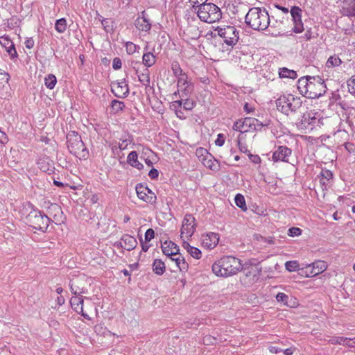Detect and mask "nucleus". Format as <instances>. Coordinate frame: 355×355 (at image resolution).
I'll return each instance as SVG.
<instances>
[{
  "mask_svg": "<svg viewBox=\"0 0 355 355\" xmlns=\"http://www.w3.org/2000/svg\"><path fill=\"white\" fill-rule=\"evenodd\" d=\"M243 265L239 259L233 256H224L212 265V271L218 277H229L241 270Z\"/></svg>",
  "mask_w": 355,
  "mask_h": 355,
  "instance_id": "f257e3e1",
  "label": "nucleus"
},
{
  "mask_svg": "<svg viewBox=\"0 0 355 355\" xmlns=\"http://www.w3.org/2000/svg\"><path fill=\"white\" fill-rule=\"evenodd\" d=\"M25 208L26 210H30L25 218L26 223L33 229L43 232H46L51 219L41 211L35 209L33 205L30 202H27L25 205Z\"/></svg>",
  "mask_w": 355,
  "mask_h": 355,
  "instance_id": "f03ea898",
  "label": "nucleus"
},
{
  "mask_svg": "<svg viewBox=\"0 0 355 355\" xmlns=\"http://www.w3.org/2000/svg\"><path fill=\"white\" fill-rule=\"evenodd\" d=\"M67 148L70 153L79 159H86L89 152L85 148L81 137L76 131H70L67 135Z\"/></svg>",
  "mask_w": 355,
  "mask_h": 355,
  "instance_id": "7ed1b4c3",
  "label": "nucleus"
},
{
  "mask_svg": "<svg viewBox=\"0 0 355 355\" xmlns=\"http://www.w3.org/2000/svg\"><path fill=\"white\" fill-rule=\"evenodd\" d=\"M277 109L282 113L289 115L296 112L302 106V101L300 98L292 94L280 96L275 101Z\"/></svg>",
  "mask_w": 355,
  "mask_h": 355,
  "instance_id": "20e7f679",
  "label": "nucleus"
},
{
  "mask_svg": "<svg viewBox=\"0 0 355 355\" xmlns=\"http://www.w3.org/2000/svg\"><path fill=\"white\" fill-rule=\"evenodd\" d=\"M323 125V119L317 116L316 113L306 112L302 116L300 121L296 123V127L302 132L310 133L314 130H318Z\"/></svg>",
  "mask_w": 355,
  "mask_h": 355,
  "instance_id": "39448f33",
  "label": "nucleus"
},
{
  "mask_svg": "<svg viewBox=\"0 0 355 355\" xmlns=\"http://www.w3.org/2000/svg\"><path fill=\"white\" fill-rule=\"evenodd\" d=\"M197 16L202 22H218L222 17L220 9L214 3H201Z\"/></svg>",
  "mask_w": 355,
  "mask_h": 355,
  "instance_id": "423d86ee",
  "label": "nucleus"
},
{
  "mask_svg": "<svg viewBox=\"0 0 355 355\" xmlns=\"http://www.w3.org/2000/svg\"><path fill=\"white\" fill-rule=\"evenodd\" d=\"M268 125V123H263L255 118L245 117L236 121L232 128L234 130L243 133L251 130H260L262 127Z\"/></svg>",
  "mask_w": 355,
  "mask_h": 355,
  "instance_id": "0eeeda50",
  "label": "nucleus"
},
{
  "mask_svg": "<svg viewBox=\"0 0 355 355\" xmlns=\"http://www.w3.org/2000/svg\"><path fill=\"white\" fill-rule=\"evenodd\" d=\"M306 96L308 98H318L326 93L327 87L324 80L320 76L311 77Z\"/></svg>",
  "mask_w": 355,
  "mask_h": 355,
  "instance_id": "6e6552de",
  "label": "nucleus"
},
{
  "mask_svg": "<svg viewBox=\"0 0 355 355\" xmlns=\"http://www.w3.org/2000/svg\"><path fill=\"white\" fill-rule=\"evenodd\" d=\"M218 31V35L224 39V42L229 46L235 45L239 40V32L234 26H226L225 28H219L214 31Z\"/></svg>",
  "mask_w": 355,
  "mask_h": 355,
  "instance_id": "1a4fd4ad",
  "label": "nucleus"
},
{
  "mask_svg": "<svg viewBox=\"0 0 355 355\" xmlns=\"http://www.w3.org/2000/svg\"><path fill=\"white\" fill-rule=\"evenodd\" d=\"M197 224L196 218L192 214H187L184 216L182 227H181V239L185 240L191 237L196 231Z\"/></svg>",
  "mask_w": 355,
  "mask_h": 355,
  "instance_id": "9d476101",
  "label": "nucleus"
},
{
  "mask_svg": "<svg viewBox=\"0 0 355 355\" xmlns=\"http://www.w3.org/2000/svg\"><path fill=\"white\" fill-rule=\"evenodd\" d=\"M292 150L286 146H279L273 152L272 159L275 162H288V158L291 156Z\"/></svg>",
  "mask_w": 355,
  "mask_h": 355,
  "instance_id": "9b49d317",
  "label": "nucleus"
},
{
  "mask_svg": "<svg viewBox=\"0 0 355 355\" xmlns=\"http://www.w3.org/2000/svg\"><path fill=\"white\" fill-rule=\"evenodd\" d=\"M85 277H80L70 280L69 287L71 292L74 295H80L83 293H86L87 290L85 287Z\"/></svg>",
  "mask_w": 355,
  "mask_h": 355,
  "instance_id": "f8f14e48",
  "label": "nucleus"
},
{
  "mask_svg": "<svg viewBox=\"0 0 355 355\" xmlns=\"http://www.w3.org/2000/svg\"><path fill=\"white\" fill-rule=\"evenodd\" d=\"M327 268L326 262L324 261H317L309 264L306 268V275L307 277H314L323 272Z\"/></svg>",
  "mask_w": 355,
  "mask_h": 355,
  "instance_id": "ddd939ff",
  "label": "nucleus"
},
{
  "mask_svg": "<svg viewBox=\"0 0 355 355\" xmlns=\"http://www.w3.org/2000/svg\"><path fill=\"white\" fill-rule=\"evenodd\" d=\"M112 92L118 98H123L127 97L129 94V87L125 80L123 79L116 83H113Z\"/></svg>",
  "mask_w": 355,
  "mask_h": 355,
  "instance_id": "4468645a",
  "label": "nucleus"
},
{
  "mask_svg": "<svg viewBox=\"0 0 355 355\" xmlns=\"http://www.w3.org/2000/svg\"><path fill=\"white\" fill-rule=\"evenodd\" d=\"M146 186H144L141 183H139L136 185L135 190L137 197L143 201L149 203L150 205H155L157 201V196H149L146 192Z\"/></svg>",
  "mask_w": 355,
  "mask_h": 355,
  "instance_id": "2eb2a0df",
  "label": "nucleus"
},
{
  "mask_svg": "<svg viewBox=\"0 0 355 355\" xmlns=\"http://www.w3.org/2000/svg\"><path fill=\"white\" fill-rule=\"evenodd\" d=\"M270 24H247L251 28L258 31H263L266 35L278 36L280 32L277 30L273 29L272 26H270Z\"/></svg>",
  "mask_w": 355,
  "mask_h": 355,
  "instance_id": "dca6fc26",
  "label": "nucleus"
},
{
  "mask_svg": "<svg viewBox=\"0 0 355 355\" xmlns=\"http://www.w3.org/2000/svg\"><path fill=\"white\" fill-rule=\"evenodd\" d=\"M0 44L6 49L12 60L18 57L15 45L8 36L0 37Z\"/></svg>",
  "mask_w": 355,
  "mask_h": 355,
  "instance_id": "f3484780",
  "label": "nucleus"
},
{
  "mask_svg": "<svg viewBox=\"0 0 355 355\" xmlns=\"http://www.w3.org/2000/svg\"><path fill=\"white\" fill-rule=\"evenodd\" d=\"M340 12L347 17H355V0H343Z\"/></svg>",
  "mask_w": 355,
  "mask_h": 355,
  "instance_id": "a211bd4d",
  "label": "nucleus"
},
{
  "mask_svg": "<svg viewBox=\"0 0 355 355\" xmlns=\"http://www.w3.org/2000/svg\"><path fill=\"white\" fill-rule=\"evenodd\" d=\"M162 252L169 256H176L179 254V247L171 241H166L161 246Z\"/></svg>",
  "mask_w": 355,
  "mask_h": 355,
  "instance_id": "6ab92c4d",
  "label": "nucleus"
},
{
  "mask_svg": "<svg viewBox=\"0 0 355 355\" xmlns=\"http://www.w3.org/2000/svg\"><path fill=\"white\" fill-rule=\"evenodd\" d=\"M122 241H123V249L130 251L134 250L137 245V241L136 239L129 234H125L121 237Z\"/></svg>",
  "mask_w": 355,
  "mask_h": 355,
  "instance_id": "aec40b11",
  "label": "nucleus"
},
{
  "mask_svg": "<svg viewBox=\"0 0 355 355\" xmlns=\"http://www.w3.org/2000/svg\"><path fill=\"white\" fill-rule=\"evenodd\" d=\"M311 76H304L301 77L297 81V89L300 93L306 96V92L309 90L308 87L309 86V82L311 81Z\"/></svg>",
  "mask_w": 355,
  "mask_h": 355,
  "instance_id": "412c9836",
  "label": "nucleus"
},
{
  "mask_svg": "<svg viewBox=\"0 0 355 355\" xmlns=\"http://www.w3.org/2000/svg\"><path fill=\"white\" fill-rule=\"evenodd\" d=\"M127 162L138 170H142L144 165L138 161V154L136 151H131L127 157Z\"/></svg>",
  "mask_w": 355,
  "mask_h": 355,
  "instance_id": "4be33fe9",
  "label": "nucleus"
},
{
  "mask_svg": "<svg viewBox=\"0 0 355 355\" xmlns=\"http://www.w3.org/2000/svg\"><path fill=\"white\" fill-rule=\"evenodd\" d=\"M83 298L80 295H75L70 300V304L72 309L78 313L83 312Z\"/></svg>",
  "mask_w": 355,
  "mask_h": 355,
  "instance_id": "5701e85b",
  "label": "nucleus"
},
{
  "mask_svg": "<svg viewBox=\"0 0 355 355\" xmlns=\"http://www.w3.org/2000/svg\"><path fill=\"white\" fill-rule=\"evenodd\" d=\"M182 248H184L187 252L193 258L199 259L201 257L202 252L198 248L190 245V244L184 240L182 242Z\"/></svg>",
  "mask_w": 355,
  "mask_h": 355,
  "instance_id": "b1692460",
  "label": "nucleus"
},
{
  "mask_svg": "<svg viewBox=\"0 0 355 355\" xmlns=\"http://www.w3.org/2000/svg\"><path fill=\"white\" fill-rule=\"evenodd\" d=\"M260 15L263 16L260 9L257 8H251L245 15L244 22H251L252 21L256 22L260 18Z\"/></svg>",
  "mask_w": 355,
  "mask_h": 355,
  "instance_id": "393cba45",
  "label": "nucleus"
},
{
  "mask_svg": "<svg viewBox=\"0 0 355 355\" xmlns=\"http://www.w3.org/2000/svg\"><path fill=\"white\" fill-rule=\"evenodd\" d=\"M153 271L157 275H162L166 271L165 263L159 259L154 260L152 264Z\"/></svg>",
  "mask_w": 355,
  "mask_h": 355,
  "instance_id": "a878e982",
  "label": "nucleus"
},
{
  "mask_svg": "<svg viewBox=\"0 0 355 355\" xmlns=\"http://www.w3.org/2000/svg\"><path fill=\"white\" fill-rule=\"evenodd\" d=\"M110 106L112 109L111 112L114 114H116L122 112L125 107L123 101L115 99L112 101Z\"/></svg>",
  "mask_w": 355,
  "mask_h": 355,
  "instance_id": "bb28decb",
  "label": "nucleus"
},
{
  "mask_svg": "<svg viewBox=\"0 0 355 355\" xmlns=\"http://www.w3.org/2000/svg\"><path fill=\"white\" fill-rule=\"evenodd\" d=\"M279 77L295 79L297 77V72L294 70L288 69L286 67L279 69Z\"/></svg>",
  "mask_w": 355,
  "mask_h": 355,
  "instance_id": "cd10ccee",
  "label": "nucleus"
},
{
  "mask_svg": "<svg viewBox=\"0 0 355 355\" xmlns=\"http://www.w3.org/2000/svg\"><path fill=\"white\" fill-rule=\"evenodd\" d=\"M342 62V60L339 55L334 54L328 58L326 62V67L328 68L339 67Z\"/></svg>",
  "mask_w": 355,
  "mask_h": 355,
  "instance_id": "c85d7f7f",
  "label": "nucleus"
},
{
  "mask_svg": "<svg viewBox=\"0 0 355 355\" xmlns=\"http://www.w3.org/2000/svg\"><path fill=\"white\" fill-rule=\"evenodd\" d=\"M142 61L146 67H150L155 63V56L150 52H146L143 55Z\"/></svg>",
  "mask_w": 355,
  "mask_h": 355,
  "instance_id": "c756f323",
  "label": "nucleus"
},
{
  "mask_svg": "<svg viewBox=\"0 0 355 355\" xmlns=\"http://www.w3.org/2000/svg\"><path fill=\"white\" fill-rule=\"evenodd\" d=\"M341 26H338V31L343 32L345 35H352L355 33L354 24H340Z\"/></svg>",
  "mask_w": 355,
  "mask_h": 355,
  "instance_id": "7c9ffc66",
  "label": "nucleus"
},
{
  "mask_svg": "<svg viewBox=\"0 0 355 355\" xmlns=\"http://www.w3.org/2000/svg\"><path fill=\"white\" fill-rule=\"evenodd\" d=\"M351 341H352L351 339L347 338L341 337V336L334 337V338H332L331 340H329V342L332 345H337V344L341 345V344H344L345 343H346L345 345H347L349 347H353L354 345L349 343Z\"/></svg>",
  "mask_w": 355,
  "mask_h": 355,
  "instance_id": "2f4dec72",
  "label": "nucleus"
},
{
  "mask_svg": "<svg viewBox=\"0 0 355 355\" xmlns=\"http://www.w3.org/2000/svg\"><path fill=\"white\" fill-rule=\"evenodd\" d=\"M291 15L292 16L293 22H302L301 14L302 10L297 6L292 7L291 11Z\"/></svg>",
  "mask_w": 355,
  "mask_h": 355,
  "instance_id": "473e14b6",
  "label": "nucleus"
},
{
  "mask_svg": "<svg viewBox=\"0 0 355 355\" xmlns=\"http://www.w3.org/2000/svg\"><path fill=\"white\" fill-rule=\"evenodd\" d=\"M57 83L56 77L53 74H49L44 78V83L47 88L52 89L55 87Z\"/></svg>",
  "mask_w": 355,
  "mask_h": 355,
  "instance_id": "72a5a7b5",
  "label": "nucleus"
},
{
  "mask_svg": "<svg viewBox=\"0 0 355 355\" xmlns=\"http://www.w3.org/2000/svg\"><path fill=\"white\" fill-rule=\"evenodd\" d=\"M198 7H194L193 5L192 7H191L189 9H187L186 10L185 17L187 21H189V20L194 21V20H196V17H198L197 16V12H198V10L196 9Z\"/></svg>",
  "mask_w": 355,
  "mask_h": 355,
  "instance_id": "f704fd0d",
  "label": "nucleus"
},
{
  "mask_svg": "<svg viewBox=\"0 0 355 355\" xmlns=\"http://www.w3.org/2000/svg\"><path fill=\"white\" fill-rule=\"evenodd\" d=\"M138 78L139 82L146 87H150V76L148 69H146V72L138 75Z\"/></svg>",
  "mask_w": 355,
  "mask_h": 355,
  "instance_id": "c9c22d12",
  "label": "nucleus"
},
{
  "mask_svg": "<svg viewBox=\"0 0 355 355\" xmlns=\"http://www.w3.org/2000/svg\"><path fill=\"white\" fill-rule=\"evenodd\" d=\"M234 200L237 207L241 208L243 211L247 210L245 200L243 195L240 193L236 194Z\"/></svg>",
  "mask_w": 355,
  "mask_h": 355,
  "instance_id": "e433bc0d",
  "label": "nucleus"
},
{
  "mask_svg": "<svg viewBox=\"0 0 355 355\" xmlns=\"http://www.w3.org/2000/svg\"><path fill=\"white\" fill-rule=\"evenodd\" d=\"M285 268L289 272H295L300 270V264L297 261H288L285 263Z\"/></svg>",
  "mask_w": 355,
  "mask_h": 355,
  "instance_id": "4c0bfd02",
  "label": "nucleus"
},
{
  "mask_svg": "<svg viewBox=\"0 0 355 355\" xmlns=\"http://www.w3.org/2000/svg\"><path fill=\"white\" fill-rule=\"evenodd\" d=\"M207 237L205 240H207V239H209L210 240V241L212 242V243H208V242H205V243L207 245H209V246H211V245H213L214 246H215L218 242V240H219V238H218V234H216V233H214V232H210L209 234H207Z\"/></svg>",
  "mask_w": 355,
  "mask_h": 355,
  "instance_id": "58836bf2",
  "label": "nucleus"
},
{
  "mask_svg": "<svg viewBox=\"0 0 355 355\" xmlns=\"http://www.w3.org/2000/svg\"><path fill=\"white\" fill-rule=\"evenodd\" d=\"M215 162H218L216 159L212 160L211 158L205 157L202 160V164L207 168L214 170L216 168Z\"/></svg>",
  "mask_w": 355,
  "mask_h": 355,
  "instance_id": "ea45409f",
  "label": "nucleus"
},
{
  "mask_svg": "<svg viewBox=\"0 0 355 355\" xmlns=\"http://www.w3.org/2000/svg\"><path fill=\"white\" fill-rule=\"evenodd\" d=\"M171 69L173 71V74L177 77L182 75V70L179 64V63L176 61L173 62L171 64Z\"/></svg>",
  "mask_w": 355,
  "mask_h": 355,
  "instance_id": "a19ab883",
  "label": "nucleus"
},
{
  "mask_svg": "<svg viewBox=\"0 0 355 355\" xmlns=\"http://www.w3.org/2000/svg\"><path fill=\"white\" fill-rule=\"evenodd\" d=\"M289 297L284 293H279L276 295V300L279 302H282L284 304L289 306L288 300Z\"/></svg>",
  "mask_w": 355,
  "mask_h": 355,
  "instance_id": "79ce46f5",
  "label": "nucleus"
},
{
  "mask_svg": "<svg viewBox=\"0 0 355 355\" xmlns=\"http://www.w3.org/2000/svg\"><path fill=\"white\" fill-rule=\"evenodd\" d=\"M196 105V103L193 100L186 99L184 102L182 101L183 108L187 111L192 110Z\"/></svg>",
  "mask_w": 355,
  "mask_h": 355,
  "instance_id": "37998d69",
  "label": "nucleus"
},
{
  "mask_svg": "<svg viewBox=\"0 0 355 355\" xmlns=\"http://www.w3.org/2000/svg\"><path fill=\"white\" fill-rule=\"evenodd\" d=\"M348 91L355 96V75L347 81Z\"/></svg>",
  "mask_w": 355,
  "mask_h": 355,
  "instance_id": "c03bdc74",
  "label": "nucleus"
},
{
  "mask_svg": "<svg viewBox=\"0 0 355 355\" xmlns=\"http://www.w3.org/2000/svg\"><path fill=\"white\" fill-rule=\"evenodd\" d=\"M301 234L302 230L299 227H291L288 231V235L291 237L300 236Z\"/></svg>",
  "mask_w": 355,
  "mask_h": 355,
  "instance_id": "a18cd8bd",
  "label": "nucleus"
},
{
  "mask_svg": "<svg viewBox=\"0 0 355 355\" xmlns=\"http://www.w3.org/2000/svg\"><path fill=\"white\" fill-rule=\"evenodd\" d=\"M320 175L322 177V179H325L326 181H329V180L333 178V173L331 171L327 169H322Z\"/></svg>",
  "mask_w": 355,
  "mask_h": 355,
  "instance_id": "49530a36",
  "label": "nucleus"
},
{
  "mask_svg": "<svg viewBox=\"0 0 355 355\" xmlns=\"http://www.w3.org/2000/svg\"><path fill=\"white\" fill-rule=\"evenodd\" d=\"M178 268L180 269L181 272H187L189 268V263L186 261L184 257H182L181 261L178 262Z\"/></svg>",
  "mask_w": 355,
  "mask_h": 355,
  "instance_id": "de8ad7c7",
  "label": "nucleus"
},
{
  "mask_svg": "<svg viewBox=\"0 0 355 355\" xmlns=\"http://www.w3.org/2000/svg\"><path fill=\"white\" fill-rule=\"evenodd\" d=\"M182 105V101L178 100L175 101L171 103L170 105V109L174 112L178 111V110H180Z\"/></svg>",
  "mask_w": 355,
  "mask_h": 355,
  "instance_id": "09e8293b",
  "label": "nucleus"
},
{
  "mask_svg": "<svg viewBox=\"0 0 355 355\" xmlns=\"http://www.w3.org/2000/svg\"><path fill=\"white\" fill-rule=\"evenodd\" d=\"M125 48H126V51L128 54H133L134 53L136 52V50H137V46L131 42H128L126 43Z\"/></svg>",
  "mask_w": 355,
  "mask_h": 355,
  "instance_id": "8fccbe9b",
  "label": "nucleus"
},
{
  "mask_svg": "<svg viewBox=\"0 0 355 355\" xmlns=\"http://www.w3.org/2000/svg\"><path fill=\"white\" fill-rule=\"evenodd\" d=\"M145 241L149 242L155 237V231L152 228H149L145 233Z\"/></svg>",
  "mask_w": 355,
  "mask_h": 355,
  "instance_id": "3c124183",
  "label": "nucleus"
},
{
  "mask_svg": "<svg viewBox=\"0 0 355 355\" xmlns=\"http://www.w3.org/2000/svg\"><path fill=\"white\" fill-rule=\"evenodd\" d=\"M178 77V87L184 86L186 84L188 83L187 76L186 73H182V75H180Z\"/></svg>",
  "mask_w": 355,
  "mask_h": 355,
  "instance_id": "603ef678",
  "label": "nucleus"
},
{
  "mask_svg": "<svg viewBox=\"0 0 355 355\" xmlns=\"http://www.w3.org/2000/svg\"><path fill=\"white\" fill-rule=\"evenodd\" d=\"M225 141V137L223 134H218L217 136V139L215 141V144L218 146H222L224 145Z\"/></svg>",
  "mask_w": 355,
  "mask_h": 355,
  "instance_id": "864d4df0",
  "label": "nucleus"
},
{
  "mask_svg": "<svg viewBox=\"0 0 355 355\" xmlns=\"http://www.w3.org/2000/svg\"><path fill=\"white\" fill-rule=\"evenodd\" d=\"M131 141L128 139H120V142L119 143V148L120 150H123L127 148L128 144Z\"/></svg>",
  "mask_w": 355,
  "mask_h": 355,
  "instance_id": "5fc2aeb1",
  "label": "nucleus"
},
{
  "mask_svg": "<svg viewBox=\"0 0 355 355\" xmlns=\"http://www.w3.org/2000/svg\"><path fill=\"white\" fill-rule=\"evenodd\" d=\"M137 28L142 31H148L151 28V24H137Z\"/></svg>",
  "mask_w": 355,
  "mask_h": 355,
  "instance_id": "6e6d98bb",
  "label": "nucleus"
},
{
  "mask_svg": "<svg viewBox=\"0 0 355 355\" xmlns=\"http://www.w3.org/2000/svg\"><path fill=\"white\" fill-rule=\"evenodd\" d=\"M121 60L119 58H114L113 60L112 67L114 69L117 70L121 68Z\"/></svg>",
  "mask_w": 355,
  "mask_h": 355,
  "instance_id": "4d7b16f0",
  "label": "nucleus"
},
{
  "mask_svg": "<svg viewBox=\"0 0 355 355\" xmlns=\"http://www.w3.org/2000/svg\"><path fill=\"white\" fill-rule=\"evenodd\" d=\"M55 30L60 33H64L67 29V24H55Z\"/></svg>",
  "mask_w": 355,
  "mask_h": 355,
  "instance_id": "13d9d810",
  "label": "nucleus"
},
{
  "mask_svg": "<svg viewBox=\"0 0 355 355\" xmlns=\"http://www.w3.org/2000/svg\"><path fill=\"white\" fill-rule=\"evenodd\" d=\"M159 175V171L156 168H153L150 170L148 173V176L152 180H155L158 178Z\"/></svg>",
  "mask_w": 355,
  "mask_h": 355,
  "instance_id": "bf43d9fd",
  "label": "nucleus"
},
{
  "mask_svg": "<svg viewBox=\"0 0 355 355\" xmlns=\"http://www.w3.org/2000/svg\"><path fill=\"white\" fill-rule=\"evenodd\" d=\"M303 25L304 24H295L293 31L296 33H302L304 30Z\"/></svg>",
  "mask_w": 355,
  "mask_h": 355,
  "instance_id": "052dcab7",
  "label": "nucleus"
},
{
  "mask_svg": "<svg viewBox=\"0 0 355 355\" xmlns=\"http://www.w3.org/2000/svg\"><path fill=\"white\" fill-rule=\"evenodd\" d=\"M248 156L251 162L254 164H258L261 162V158L257 155H252L249 153Z\"/></svg>",
  "mask_w": 355,
  "mask_h": 355,
  "instance_id": "680f3d73",
  "label": "nucleus"
},
{
  "mask_svg": "<svg viewBox=\"0 0 355 355\" xmlns=\"http://www.w3.org/2000/svg\"><path fill=\"white\" fill-rule=\"evenodd\" d=\"M27 49H31L34 46L35 42L32 37L27 38L24 42Z\"/></svg>",
  "mask_w": 355,
  "mask_h": 355,
  "instance_id": "e2e57ef3",
  "label": "nucleus"
},
{
  "mask_svg": "<svg viewBox=\"0 0 355 355\" xmlns=\"http://www.w3.org/2000/svg\"><path fill=\"white\" fill-rule=\"evenodd\" d=\"M103 26L104 30L107 33H112L114 31V27L112 24H101Z\"/></svg>",
  "mask_w": 355,
  "mask_h": 355,
  "instance_id": "0e129e2a",
  "label": "nucleus"
},
{
  "mask_svg": "<svg viewBox=\"0 0 355 355\" xmlns=\"http://www.w3.org/2000/svg\"><path fill=\"white\" fill-rule=\"evenodd\" d=\"M238 146L241 152L245 153L248 152L250 153L249 150H248L246 145L241 144L239 139L238 140Z\"/></svg>",
  "mask_w": 355,
  "mask_h": 355,
  "instance_id": "69168bd1",
  "label": "nucleus"
},
{
  "mask_svg": "<svg viewBox=\"0 0 355 355\" xmlns=\"http://www.w3.org/2000/svg\"><path fill=\"white\" fill-rule=\"evenodd\" d=\"M268 349L271 353H274V354H277V353L283 351V349L282 348H279L276 346H270Z\"/></svg>",
  "mask_w": 355,
  "mask_h": 355,
  "instance_id": "338daca9",
  "label": "nucleus"
},
{
  "mask_svg": "<svg viewBox=\"0 0 355 355\" xmlns=\"http://www.w3.org/2000/svg\"><path fill=\"white\" fill-rule=\"evenodd\" d=\"M140 241H141V245L142 251L147 252L150 248V245L148 244V242H146V241L144 242L141 238H140Z\"/></svg>",
  "mask_w": 355,
  "mask_h": 355,
  "instance_id": "774afa93",
  "label": "nucleus"
}]
</instances>
